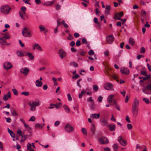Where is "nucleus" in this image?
<instances>
[{"label":"nucleus","mask_w":151,"mask_h":151,"mask_svg":"<svg viewBox=\"0 0 151 151\" xmlns=\"http://www.w3.org/2000/svg\"><path fill=\"white\" fill-rule=\"evenodd\" d=\"M148 69L151 72V65H150L149 63H147V64Z\"/></svg>","instance_id":"obj_64"},{"label":"nucleus","mask_w":151,"mask_h":151,"mask_svg":"<svg viewBox=\"0 0 151 151\" xmlns=\"http://www.w3.org/2000/svg\"><path fill=\"white\" fill-rule=\"evenodd\" d=\"M63 108L65 111L67 113H69L70 111V109L66 105H63Z\"/></svg>","instance_id":"obj_26"},{"label":"nucleus","mask_w":151,"mask_h":151,"mask_svg":"<svg viewBox=\"0 0 151 151\" xmlns=\"http://www.w3.org/2000/svg\"><path fill=\"white\" fill-rule=\"evenodd\" d=\"M26 54L28 56L29 58L30 59L32 60L34 59V57L32 53L28 52L27 53H26Z\"/></svg>","instance_id":"obj_29"},{"label":"nucleus","mask_w":151,"mask_h":151,"mask_svg":"<svg viewBox=\"0 0 151 151\" xmlns=\"http://www.w3.org/2000/svg\"><path fill=\"white\" fill-rule=\"evenodd\" d=\"M7 130L9 133L10 134L11 136L13 138H15V135L13 132L9 128L7 129Z\"/></svg>","instance_id":"obj_28"},{"label":"nucleus","mask_w":151,"mask_h":151,"mask_svg":"<svg viewBox=\"0 0 151 151\" xmlns=\"http://www.w3.org/2000/svg\"><path fill=\"white\" fill-rule=\"evenodd\" d=\"M11 8L8 5H4L1 7L0 11L1 12L5 14H7L9 13L10 11Z\"/></svg>","instance_id":"obj_2"},{"label":"nucleus","mask_w":151,"mask_h":151,"mask_svg":"<svg viewBox=\"0 0 151 151\" xmlns=\"http://www.w3.org/2000/svg\"><path fill=\"white\" fill-rule=\"evenodd\" d=\"M21 94L22 95H24L25 96H28L29 95V93L28 91H23L21 93Z\"/></svg>","instance_id":"obj_45"},{"label":"nucleus","mask_w":151,"mask_h":151,"mask_svg":"<svg viewBox=\"0 0 151 151\" xmlns=\"http://www.w3.org/2000/svg\"><path fill=\"white\" fill-rule=\"evenodd\" d=\"M147 89L148 90H151V83H149L146 86Z\"/></svg>","instance_id":"obj_56"},{"label":"nucleus","mask_w":151,"mask_h":151,"mask_svg":"<svg viewBox=\"0 0 151 151\" xmlns=\"http://www.w3.org/2000/svg\"><path fill=\"white\" fill-rule=\"evenodd\" d=\"M95 105L93 102L91 104L90 107L91 109H93L95 108Z\"/></svg>","instance_id":"obj_49"},{"label":"nucleus","mask_w":151,"mask_h":151,"mask_svg":"<svg viewBox=\"0 0 151 151\" xmlns=\"http://www.w3.org/2000/svg\"><path fill=\"white\" fill-rule=\"evenodd\" d=\"M81 131L85 135H87V130L85 128H82L81 129Z\"/></svg>","instance_id":"obj_38"},{"label":"nucleus","mask_w":151,"mask_h":151,"mask_svg":"<svg viewBox=\"0 0 151 151\" xmlns=\"http://www.w3.org/2000/svg\"><path fill=\"white\" fill-rule=\"evenodd\" d=\"M80 36V34L79 33H77V32H75L74 34V37L75 38H77L79 37Z\"/></svg>","instance_id":"obj_61"},{"label":"nucleus","mask_w":151,"mask_h":151,"mask_svg":"<svg viewBox=\"0 0 151 151\" xmlns=\"http://www.w3.org/2000/svg\"><path fill=\"white\" fill-rule=\"evenodd\" d=\"M87 101L88 102H93V101L92 99V97H90L89 99H88Z\"/></svg>","instance_id":"obj_62"},{"label":"nucleus","mask_w":151,"mask_h":151,"mask_svg":"<svg viewBox=\"0 0 151 151\" xmlns=\"http://www.w3.org/2000/svg\"><path fill=\"white\" fill-rule=\"evenodd\" d=\"M70 65H73L74 67H77L78 65V64L75 62H71L70 63Z\"/></svg>","instance_id":"obj_42"},{"label":"nucleus","mask_w":151,"mask_h":151,"mask_svg":"<svg viewBox=\"0 0 151 151\" xmlns=\"http://www.w3.org/2000/svg\"><path fill=\"white\" fill-rule=\"evenodd\" d=\"M109 52L108 50H106L104 52V55L105 56H108L109 55Z\"/></svg>","instance_id":"obj_57"},{"label":"nucleus","mask_w":151,"mask_h":151,"mask_svg":"<svg viewBox=\"0 0 151 151\" xmlns=\"http://www.w3.org/2000/svg\"><path fill=\"white\" fill-rule=\"evenodd\" d=\"M58 53L61 59H63L66 55V52L63 49H60L59 50Z\"/></svg>","instance_id":"obj_9"},{"label":"nucleus","mask_w":151,"mask_h":151,"mask_svg":"<svg viewBox=\"0 0 151 151\" xmlns=\"http://www.w3.org/2000/svg\"><path fill=\"white\" fill-rule=\"evenodd\" d=\"M127 127L128 129H131L132 128V126L131 124H128L127 125Z\"/></svg>","instance_id":"obj_48"},{"label":"nucleus","mask_w":151,"mask_h":151,"mask_svg":"<svg viewBox=\"0 0 151 151\" xmlns=\"http://www.w3.org/2000/svg\"><path fill=\"white\" fill-rule=\"evenodd\" d=\"M118 140L119 143L123 146H125L127 144L126 142L123 139L121 136L118 137Z\"/></svg>","instance_id":"obj_12"},{"label":"nucleus","mask_w":151,"mask_h":151,"mask_svg":"<svg viewBox=\"0 0 151 151\" xmlns=\"http://www.w3.org/2000/svg\"><path fill=\"white\" fill-rule=\"evenodd\" d=\"M36 85L37 87H41L42 84V82L40 81L39 80H37L36 81Z\"/></svg>","instance_id":"obj_24"},{"label":"nucleus","mask_w":151,"mask_h":151,"mask_svg":"<svg viewBox=\"0 0 151 151\" xmlns=\"http://www.w3.org/2000/svg\"><path fill=\"white\" fill-rule=\"evenodd\" d=\"M0 43L4 45H9V44H6V42L5 40L3 39L2 37H0Z\"/></svg>","instance_id":"obj_20"},{"label":"nucleus","mask_w":151,"mask_h":151,"mask_svg":"<svg viewBox=\"0 0 151 151\" xmlns=\"http://www.w3.org/2000/svg\"><path fill=\"white\" fill-rule=\"evenodd\" d=\"M39 29H40V31L42 32L44 31L45 29L44 27L42 25H40L39 27Z\"/></svg>","instance_id":"obj_46"},{"label":"nucleus","mask_w":151,"mask_h":151,"mask_svg":"<svg viewBox=\"0 0 151 151\" xmlns=\"http://www.w3.org/2000/svg\"><path fill=\"white\" fill-rule=\"evenodd\" d=\"M98 141L99 143L101 144L106 145L109 143V141L107 138L104 137L99 138Z\"/></svg>","instance_id":"obj_4"},{"label":"nucleus","mask_w":151,"mask_h":151,"mask_svg":"<svg viewBox=\"0 0 151 151\" xmlns=\"http://www.w3.org/2000/svg\"><path fill=\"white\" fill-rule=\"evenodd\" d=\"M145 77H142L143 80H146L151 78V74L150 73L149 75H147L146 76H145Z\"/></svg>","instance_id":"obj_31"},{"label":"nucleus","mask_w":151,"mask_h":151,"mask_svg":"<svg viewBox=\"0 0 151 151\" xmlns=\"http://www.w3.org/2000/svg\"><path fill=\"white\" fill-rule=\"evenodd\" d=\"M95 130L96 129L94 124H92L90 128V131L93 134L95 133Z\"/></svg>","instance_id":"obj_21"},{"label":"nucleus","mask_w":151,"mask_h":151,"mask_svg":"<svg viewBox=\"0 0 151 151\" xmlns=\"http://www.w3.org/2000/svg\"><path fill=\"white\" fill-rule=\"evenodd\" d=\"M120 71L122 73L126 75L128 74L129 72L128 69L125 67L121 68Z\"/></svg>","instance_id":"obj_11"},{"label":"nucleus","mask_w":151,"mask_h":151,"mask_svg":"<svg viewBox=\"0 0 151 151\" xmlns=\"http://www.w3.org/2000/svg\"><path fill=\"white\" fill-rule=\"evenodd\" d=\"M19 15L21 17V18L23 19L24 20H25L23 14L22 13L21 11H19Z\"/></svg>","instance_id":"obj_55"},{"label":"nucleus","mask_w":151,"mask_h":151,"mask_svg":"<svg viewBox=\"0 0 151 151\" xmlns=\"http://www.w3.org/2000/svg\"><path fill=\"white\" fill-rule=\"evenodd\" d=\"M113 148L114 149V151H117L118 146L117 144H115L112 146Z\"/></svg>","instance_id":"obj_35"},{"label":"nucleus","mask_w":151,"mask_h":151,"mask_svg":"<svg viewBox=\"0 0 151 151\" xmlns=\"http://www.w3.org/2000/svg\"><path fill=\"white\" fill-rule=\"evenodd\" d=\"M142 100L145 102L147 104H148L150 103L149 100L146 98H144Z\"/></svg>","instance_id":"obj_41"},{"label":"nucleus","mask_w":151,"mask_h":151,"mask_svg":"<svg viewBox=\"0 0 151 151\" xmlns=\"http://www.w3.org/2000/svg\"><path fill=\"white\" fill-rule=\"evenodd\" d=\"M35 127L36 128H42V126L41 125L37 123L35 124Z\"/></svg>","instance_id":"obj_39"},{"label":"nucleus","mask_w":151,"mask_h":151,"mask_svg":"<svg viewBox=\"0 0 151 151\" xmlns=\"http://www.w3.org/2000/svg\"><path fill=\"white\" fill-rule=\"evenodd\" d=\"M146 14V12L143 10H142L141 11V15L142 16V17L143 18H144L145 17Z\"/></svg>","instance_id":"obj_34"},{"label":"nucleus","mask_w":151,"mask_h":151,"mask_svg":"<svg viewBox=\"0 0 151 151\" xmlns=\"http://www.w3.org/2000/svg\"><path fill=\"white\" fill-rule=\"evenodd\" d=\"M27 149L29 150H32L31 149V145L29 143L28 145H27Z\"/></svg>","instance_id":"obj_60"},{"label":"nucleus","mask_w":151,"mask_h":151,"mask_svg":"<svg viewBox=\"0 0 151 151\" xmlns=\"http://www.w3.org/2000/svg\"><path fill=\"white\" fill-rule=\"evenodd\" d=\"M3 35L4 36L2 37L3 39L6 40V39H9L10 38V36L8 33L4 34Z\"/></svg>","instance_id":"obj_30"},{"label":"nucleus","mask_w":151,"mask_h":151,"mask_svg":"<svg viewBox=\"0 0 151 151\" xmlns=\"http://www.w3.org/2000/svg\"><path fill=\"white\" fill-rule=\"evenodd\" d=\"M11 97V94L10 91H9L7 93V95L5 94L4 95L3 99L4 101H6L8 98H10Z\"/></svg>","instance_id":"obj_18"},{"label":"nucleus","mask_w":151,"mask_h":151,"mask_svg":"<svg viewBox=\"0 0 151 151\" xmlns=\"http://www.w3.org/2000/svg\"><path fill=\"white\" fill-rule=\"evenodd\" d=\"M98 88H99L96 85L93 86V89L95 91H97L98 90Z\"/></svg>","instance_id":"obj_44"},{"label":"nucleus","mask_w":151,"mask_h":151,"mask_svg":"<svg viewBox=\"0 0 151 151\" xmlns=\"http://www.w3.org/2000/svg\"><path fill=\"white\" fill-rule=\"evenodd\" d=\"M123 15V12H120L118 13L117 14H116L115 15V17H122Z\"/></svg>","instance_id":"obj_36"},{"label":"nucleus","mask_w":151,"mask_h":151,"mask_svg":"<svg viewBox=\"0 0 151 151\" xmlns=\"http://www.w3.org/2000/svg\"><path fill=\"white\" fill-rule=\"evenodd\" d=\"M22 34L23 36L24 37H31L32 36L31 32L28 30L26 28H24L22 31Z\"/></svg>","instance_id":"obj_3"},{"label":"nucleus","mask_w":151,"mask_h":151,"mask_svg":"<svg viewBox=\"0 0 151 151\" xmlns=\"http://www.w3.org/2000/svg\"><path fill=\"white\" fill-rule=\"evenodd\" d=\"M35 120V117L34 116H32L29 119V121L34 122Z\"/></svg>","instance_id":"obj_52"},{"label":"nucleus","mask_w":151,"mask_h":151,"mask_svg":"<svg viewBox=\"0 0 151 151\" xmlns=\"http://www.w3.org/2000/svg\"><path fill=\"white\" fill-rule=\"evenodd\" d=\"M106 38L107 42L109 44H111L112 43L114 39V37L112 35H110L107 36L106 37Z\"/></svg>","instance_id":"obj_8"},{"label":"nucleus","mask_w":151,"mask_h":151,"mask_svg":"<svg viewBox=\"0 0 151 151\" xmlns=\"http://www.w3.org/2000/svg\"><path fill=\"white\" fill-rule=\"evenodd\" d=\"M62 24L64 27L66 28H68V25L65 23V21L64 20H63L61 22Z\"/></svg>","instance_id":"obj_40"},{"label":"nucleus","mask_w":151,"mask_h":151,"mask_svg":"<svg viewBox=\"0 0 151 151\" xmlns=\"http://www.w3.org/2000/svg\"><path fill=\"white\" fill-rule=\"evenodd\" d=\"M29 68L26 67H23L21 68L20 70V72L25 76H27L29 72Z\"/></svg>","instance_id":"obj_6"},{"label":"nucleus","mask_w":151,"mask_h":151,"mask_svg":"<svg viewBox=\"0 0 151 151\" xmlns=\"http://www.w3.org/2000/svg\"><path fill=\"white\" fill-rule=\"evenodd\" d=\"M94 53V52L92 50H90L88 52V54L89 55H93Z\"/></svg>","instance_id":"obj_63"},{"label":"nucleus","mask_w":151,"mask_h":151,"mask_svg":"<svg viewBox=\"0 0 151 151\" xmlns=\"http://www.w3.org/2000/svg\"><path fill=\"white\" fill-rule=\"evenodd\" d=\"M17 54L19 57L24 56V53L22 52L17 51Z\"/></svg>","instance_id":"obj_32"},{"label":"nucleus","mask_w":151,"mask_h":151,"mask_svg":"<svg viewBox=\"0 0 151 151\" xmlns=\"http://www.w3.org/2000/svg\"><path fill=\"white\" fill-rule=\"evenodd\" d=\"M100 115V114L99 113L92 114L90 116V117L92 119H97L99 118Z\"/></svg>","instance_id":"obj_16"},{"label":"nucleus","mask_w":151,"mask_h":151,"mask_svg":"<svg viewBox=\"0 0 151 151\" xmlns=\"http://www.w3.org/2000/svg\"><path fill=\"white\" fill-rule=\"evenodd\" d=\"M129 43L130 45H133L134 43V39L132 38H130L129 40Z\"/></svg>","instance_id":"obj_33"},{"label":"nucleus","mask_w":151,"mask_h":151,"mask_svg":"<svg viewBox=\"0 0 151 151\" xmlns=\"http://www.w3.org/2000/svg\"><path fill=\"white\" fill-rule=\"evenodd\" d=\"M101 124L103 126H105L107 123V121L105 119L100 120Z\"/></svg>","instance_id":"obj_22"},{"label":"nucleus","mask_w":151,"mask_h":151,"mask_svg":"<svg viewBox=\"0 0 151 151\" xmlns=\"http://www.w3.org/2000/svg\"><path fill=\"white\" fill-rule=\"evenodd\" d=\"M114 95H109L108 98L107 99V101L108 102H112V101L114 100L113 99V98L114 97Z\"/></svg>","instance_id":"obj_27"},{"label":"nucleus","mask_w":151,"mask_h":151,"mask_svg":"<svg viewBox=\"0 0 151 151\" xmlns=\"http://www.w3.org/2000/svg\"><path fill=\"white\" fill-rule=\"evenodd\" d=\"M110 7L109 5H107L106 6L105 14L106 15H108L110 14Z\"/></svg>","instance_id":"obj_17"},{"label":"nucleus","mask_w":151,"mask_h":151,"mask_svg":"<svg viewBox=\"0 0 151 151\" xmlns=\"http://www.w3.org/2000/svg\"><path fill=\"white\" fill-rule=\"evenodd\" d=\"M86 93V92L85 91H82L81 92V93H80L79 94V98H80V99H81V98L82 97V96L84 94V93Z\"/></svg>","instance_id":"obj_47"},{"label":"nucleus","mask_w":151,"mask_h":151,"mask_svg":"<svg viewBox=\"0 0 151 151\" xmlns=\"http://www.w3.org/2000/svg\"><path fill=\"white\" fill-rule=\"evenodd\" d=\"M12 90L13 91V93L14 95L17 96L18 94V93L16 89H12Z\"/></svg>","instance_id":"obj_43"},{"label":"nucleus","mask_w":151,"mask_h":151,"mask_svg":"<svg viewBox=\"0 0 151 151\" xmlns=\"http://www.w3.org/2000/svg\"><path fill=\"white\" fill-rule=\"evenodd\" d=\"M65 129L67 132H73V128L70 124H66L65 127Z\"/></svg>","instance_id":"obj_5"},{"label":"nucleus","mask_w":151,"mask_h":151,"mask_svg":"<svg viewBox=\"0 0 151 151\" xmlns=\"http://www.w3.org/2000/svg\"><path fill=\"white\" fill-rule=\"evenodd\" d=\"M32 49L34 50L35 49H37L40 51H42L41 47L39 45V44L38 43H35L33 45Z\"/></svg>","instance_id":"obj_15"},{"label":"nucleus","mask_w":151,"mask_h":151,"mask_svg":"<svg viewBox=\"0 0 151 151\" xmlns=\"http://www.w3.org/2000/svg\"><path fill=\"white\" fill-rule=\"evenodd\" d=\"M141 74L144 76H146L147 75V72L143 70H141Z\"/></svg>","instance_id":"obj_50"},{"label":"nucleus","mask_w":151,"mask_h":151,"mask_svg":"<svg viewBox=\"0 0 151 151\" xmlns=\"http://www.w3.org/2000/svg\"><path fill=\"white\" fill-rule=\"evenodd\" d=\"M82 42L83 43L87 44L88 43L86 40L85 38H83L82 39Z\"/></svg>","instance_id":"obj_59"},{"label":"nucleus","mask_w":151,"mask_h":151,"mask_svg":"<svg viewBox=\"0 0 151 151\" xmlns=\"http://www.w3.org/2000/svg\"><path fill=\"white\" fill-rule=\"evenodd\" d=\"M108 127L109 128V129L111 131H113L115 129V126L114 124L108 125Z\"/></svg>","instance_id":"obj_25"},{"label":"nucleus","mask_w":151,"mask_h":151,"mask_svg":"<svg viewBox=\"0 0 151 151\" xmlns=\"http://www.w3.org/2000/svg\"><path fill=\"white\" fill-rule=\"evenodd\" d=\"M11 113L12 115L14 116H18V114L17 113L16 111L13 108H12V110H11Z\"/></svg>","instance_id":"obj_23"},{"label":"nucleus","mask_w":151,"mask_h":151,"mask_svg":"<svg viewBox=\"0 0 151 151\" xmlns=\"http://www.w3.org/2000/svg\"><path fill=\"white\" fill-rule=\"evenodd\" d=\"M21 136L22 139H21V141L22 142H23L26 140L27 137V135H26L23 136L22 135V136Z\"/></svg>","instance_id":"obj_37"},{"label":"nucleus","mask_w":151,"mask_h":151,"mask_svg":"<svg viewBox=\"0 0 151 151\" xmlns=\"http://www.w3.org/2000/svg\"><path fill=\"white\" fill-rule=\"evenodd\" d=\"M12 65L9 62H5L4 64V67L5 69H10L12 67Z\"/></svg>","instance_id":"obj_10"},{"label":"nucleus","mask_w":151,"mask_h":151,"mask_svg":"<svg viewBox=\"0 0 151 151\" xmlns=\"http://www.w3.org/2000/svg\"><path fill=\"white\" fill-rule=\"evenodd\" d=\"M138 108H132V112L134 117L137 116L138 112Z\"/></svg>","instance_id":"obj_14"},{"label":"nucleus","mask_w":151,"mask_h":151,"mask_svg":"<svg viewBox=\"0 0 151 151\" xmlns=\"http://www.w3.org/2000/svg\"><path fill=\"white\" fill-rule=\"evenodd\" d=\"M68 99L69 101H71L72 100V98H71L70 95L68 93L67 94Z\"/></svg>","instance_id":"obj_54"},{"label":"nucleus","mask_w":151,"mask_h":151,"mask_svg":"<svg viewBox=\"0 0 151 151\" xmlns=\"http://www.w3.org/2000/svg\"><path fill=\"white\" fill-rule=\"evenodd\" d=\"M61 6L59 4H57L55 6V8L56 10H59L60 9Z\"/></svg>","instance_id":"obj_58"},{"label":"nucleus","mask_w":151,"mask_h":151,"mask_svg":"<svg viewBox=\"0 0 151 151\" xmlns=\"http://www.w3.org/2000/svg\"><path fill=\"white\" fill-rule=\"evenodd\" d=\"M24 126L25 128L30 133L31 132V128L25 122H23Z\"/></svg>","instance_id":"obj_19"},{"label":"nucleus","mask_w":151,"mask_h":151,"mask_svg":"<svg viewBox=\"0 0 151 151\" xmlns=\"http://www.w3.org/2000/svg\"><path fill=\"white\" fill-rule=\"evenodd\" d=\"M40 101H31L28 103V105L30 107V111H34L36 110V107L40 105Z\"/></svg>","instance_id":"obj_1"},{"label":"nucleus","mask_w":151,"mask_h":151,"mask_svg":"<svg viewBox=\"0 0 151 151\" xmlns=\"http://www.w3.org/2000/svg\"><path fill=\"white\" fill-rule=\"evenodd\" d=\"M139 105V101L135 99L134 100V103L132 105V108H138L137 106Z\"/></svg>","instance_id":"obj_13"},{"label":"nucleus","mask_w":151,"mask_h":151,"mask_svg":"<svg viewBox=\"0 0 151 151\" xmlns=\"http://www.w3.org/2000/svg\"><path fill=\"white\" fill-rule=\"evenodd\" d=\"M73 38V37L71 34H69L68 37H67V39L69 40H72Z\"/></svg>","instance_id":"obj_51"},{"label":"nucleus","mask_w":151,"mask_h":151,"mask_svg":"<svg viewBox=\"0 0 151 151\" xmlns=\"http://www.w3.org/2000/svg\"><path fill=\"white\" fill-rule=\"evenodd\" d=\"M104 87L106 90H111L113 89V86L111 83H107L104 84Z\"/></svg>","instance_id":"obj_7"},{"label":"nucleus","mask_w":151,"mask_h":151,"mask_svg":"<svg viewBox=\"0 0 151 151\" xmlns=\"http://www.w3.org/2000/svg\"><path fill=\"white\" fill-rule=\"evenodd\" d=\"M145 48L143 47H142L141 48L140 52L142 53H144L145 52Z\"/></svg>","instance_id":"obj_53"}]
</instances>
